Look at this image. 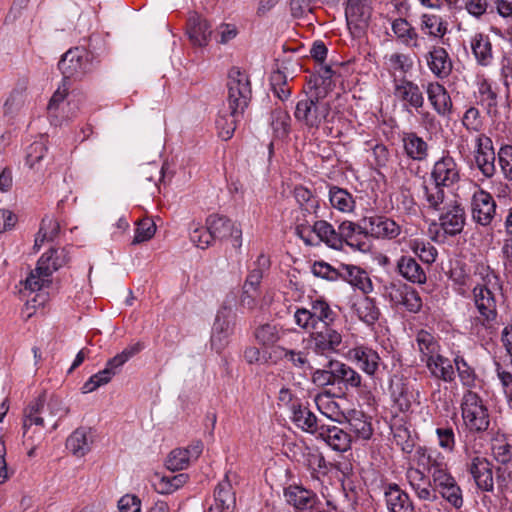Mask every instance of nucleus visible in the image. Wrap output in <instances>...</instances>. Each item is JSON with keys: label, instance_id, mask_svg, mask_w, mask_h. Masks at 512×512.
Segmentation results:
<instances>
[{"label": "nucleus", "instance_id": "obj_62", "mask_svg": "<svg viewBox=\"0 0 512 512\" xmlns=\"http://www.w3.org/2000/svg\"><path fill=\"white\" fill-rule=\"evenodd\" d=\"M194 226V229L190 232V240L201 249L207 248L214 240L211 229L207 225L206 227Z\"/></svg>", "mask_w": 512, "mask_h": 512}, {"label": "nucleus", "instance_id": "obj_26", "mask_svg": "<svg viewBox=\"0 0 512 512\" xmlns=\"http://www.w3.org/2000/svg\"><path fill=\"white\" fill-rule=\"evenodd\" d=\"M428 100L440 116L447 117L452 112V100L445 87L438 82H430L426 87Z\"/></svg>", "mask_w": 512, "mask_h": 512}, {"label": "nucleus", "instance_id": "obj_4", "mask_svg": "<svg viewBox=\"0 0 512 512\" xmlns=\"http://www.w3.org/2000/svg\"><path fill=\"white\" fill-rule=\"evenodd\" d=\"M461 412L464 424L470 432L479 433L488 429V409L477 393L469 390L463 395Z\"/></svg>", "mask_w": 512, "mask_h": 512}, {"label": "nucleus", "instance_id": "obj_33", "mask_svg": "<svg viewBox=\"0 0 512 512\" xmlns=\"http://www.w3.org/2000/svg\"><path fill=\"white\" fill-rule=\"evenodd\" d=\"M292 414V421L298 428L304 432L317 435L322 423L307 407L293 404Z\"/></svg>", "mask_w": 512, "mask_h": 512}, {"label": "nucleus", "instance_id": "obj_41", "mask_svg": "<svg viewBox=\"0 0 512 512\" xmlns=\"http://www.w3.org/2000/svg\"><path fill=\"white\" fill-rule=\"evenodd\" d=\"M214 503L226 508L228 511H234L236 507V496L233 491L228 473L222 481L218 483L214 491Z\"/></svg>", "mask_w": 512, "mask_h": 512}, {"label": "nucleus", "instance_id": "obj_64", "mask_svg": "<svg viewBox=\"0 0 512 512\" xmlns=\"http://www.w3.org/2000/svg\"><path fill=\"white\" fill-rule=\"evenodd\" d=\"M498 163L504 176L512 180V145H504L499 149Z\"/></svg>", "mask_w": 512, "mask_h": 512}, {"label": "nucleus", "instance_id": "obj_9", "mask_svg": "<svg viewBox=\"0 0 512 512\" xmlns=\"http://www.w3.org/2000/svg\"><path fill=\"white\" fill-rule=\"evenodd\" d=\"M393 83V94L405 110L414 109L419 112V109L424 107V94L418 84L405 77L394 79Z\"/></svg>", "mask_w": 512, "mask_h": 512}, {"label": "nucleus", "instance_id": "obj_14", "mask_svg": "<svg viewBox=\"0 0 512 512\" xmlns=\"http://www.w3.org/2000/svg\"><path fill=\"white\" fill-rule=\"evenodd\" d=\"M496 202L492 195L484 190L474 193L471 202L472 218L482 226H488L496 214Z\"/></svg>", "mask_w": 512, "mask_h": 512}, {"label": "nucleus", "instance_id": "obj_40", "mask_svg": "<svg viewBox=\"0 0 512 512\" xmlns=\"http://www.w3.org/2000/svg\"><path fill=\"white\" fill-rule=\"evenodd\" d=\"M353 311L367 325H373L380 316V310L374 299L364 296L353 304Z\"/></svg>", "mask_w": 512, "mask_h": 512}, {"label": "nucleus", "instance_id": "obj_37", "mask_svg": "<svg viewBox=\"0 0 512 512\" xmlns=\"http://www.w3.org/2000/svg\"><path fill=\"white\" fill-rule=\"evenodd\" d=\"M243 115L244 114L236 115L232 109L223 106L219 111L218 118L216 119V127L223 140L226 141L232 138L237 124L243 119Z\"/></svg>", "mask_w": 512, "mask_h": 512}, {"label": "nucleus", "instance_id": "obj_39", "mask_svg": "<svg viewBox=\"0 0 512 512\" xmlns=\"http://www.w3.org/2000/svg\"><path fill=\"white\" fill-rule=\"evenodd\" d=\"M334 377L335 385H343L348 388H359L361 386L362 378L358 372L347 364L334 360Z\"/></svg>", "mask_w": 512, "mask_h": 512}, {"label": "nucleus", "instance_id": "obj_12", "mask_svg": "<svg viewBox=\"0 0 512 512\" xmlns=\"http://www.w3.org/2000/svg\"><path fill=\"white\" fill-rule=\"evenodd\" d=\"M363 229L368 235L381 239H394L401 233V227L393 219L374 215L363 218Z\"/></svg>", "mask_w": 512, "mask_h": 512}, {"label": "nucleus", "instance_id": "obj_38", "mask_svg": "<svg viewBox=\"0 0 512 512\" xmlns=\"http://www.w3.org/2000/svg\"><path fill=\"white\" fill-rule=\"evenodd\" d=\"M293 196L304 217L307 215H314L315 218L319 217V199L312 193V191L302 185H297L294 187Z\"/></svg>", "mask_w": 512, "mask_h": 512}, {"label": "nucleus", "instance_id": "obj_19", "mask_svg": "<svg viewBox=\"0 0 512 512\" xmlns=\"http://www.w3.org/2000/svg\"><path fill=\"white\" fill-rule=\"evenodd\" d=\"M495 159L492 140L485 135H480L476 140L475 161L484 176L492 177L495 174Z\"/></svg>", "mask_w": 512, "mask_h": 512}, {"label": "nucleus", "instance_id": "obj_29", "mask_svg": "<svg viewBox=\"0 0 512 512\" xmlns=\"http://www.w3.org/2000/svg\"><path fill=\"white\" fill-rule=\"evenodd\" d=\"M211 26L206 19L193 14L187 22V35L194 46H206L211 36Z\"/></svg>", "mask_w": 512, "mask_h": 512}, {"label": "nucleus", "instance_id": "obj_21", "mask_svg": "<svg viewBox=\"0 0 512 512\" xmlns=\"http://www.w3.org/2000/svg\"><path fill=\"white\" fill-rule=\"evenodd\" d=\"M317 439L324 441L331 449L338 452H346L351 447V436L342 428L321 424L320 430L316 435Z\"/></svg>", "mask_w": 512, "mask_h": 512}, {"label": "nucleus", "instance_id": "obj_51", "mask_svg": "<svg viewBox=\"0 0 512 512\" xmlns=\"http://www.w3.org/2000/svg\"><path fill=\"white\" fill-rule=\"evenodd\" d=\"M444 187V185H438L436 182L431 186L423 185L425 199L430 209L440 211L443 208L441 205H445Z\"/></svg>", "mask_w": 512, "mask_h": 512}, {"label": "nucleus", "instance_id": "obj_1", "mask_svg": "<svg viewBox=\"0 0 512 512\" xmlns=\"http://www.w3.org/2000/svg\"><path fill=\"white\" fill-rule=\"evenodd\" d=\"M330 103L321 99L317 93L305 94L295 106L294 118L308 131L318 130L330 114Z\"/></svg>", "mask_w": 512, "mask_h": 512}, {"label": "nucleus", "instance_id": "obj_45", "mask_svg": "<svg viewBox=\"0 0 512 512\" xmlns=\"http://www.w3.org/2000/svg\"><path fill=\"white\" fill-rule=\"evenodd\" d=\"M329 201L333 208L343 213L353 212L355 200L351 193L338 186H331L329 189Z\"/></svg>", "mask_w": 512, "mask_h": 512}, {"label": "nucleus", "instance_id": "obj_3", "mask_svg": "<svg viewBox=\"0 0 512 512\" xmlns=\"http://www.w3.org/2000/svg\"><path fill=\"white\" fill-rule=\"evenodd\" d=\"M98 65L94 54L83 47L69 49L60 59L58 68L64 79H82Z\"/></svg>", "mask_w": 512, "mask_h": 512}, {"label": "nucleus", "instance_id": "obj_47", "mask_svg": "<svg viewBox=\"0 0 512 512\" xmlns=\"http://www.w3.org/2000/svg\"><path fill=\"white\" fill-rule=\"evenodd\" d=\"M312 231L320 241L326 243L329 247L334 249L341 248V241L339 240L338 233L329 222L325 220L314 221Z\"/></svg>", "mask_w": 512, "mask_h": 512}, {"label": "nucleus", "instance_id": "obj_61", "mask_svg": "<svg viewBox=\"0 0 512 512\" xmlns=\"http://www.w3.org/2000/svg\"><path fill=\"white\" fill-rule=\"evenodd\" d=\"M51 283L50 276H46L43 270L38 271V265L25 280V288L30 291H40Z\"/></svg>", "mask_w": 512, "mask_h": 512}, {"label": "nucleus", "instance_id": "obj_36", "mask_svg": "<svg viewBox=\"0 0 512 512\" xmlns=\"http://www.w3.org/2000/svg\"><path fill=\"white\" fill-rule=\"evenodd\" d=\"M397 269L401 276L412 283L424 284L426 282L424 269L411 256H401L397 262Z\"/></svg>", "mask_w": 512, "mask_h": 512}, {"label": "nucleus", "instance_id": "obj_35", "mask_svg": "<svg viewBox=\"0 0 512 512\" xmlns=\"http://www.w3.org/2000/svg\"><path fill=\"white\" fill-rule=\"evenodd\" d=\"M472 53L481 66H489L493 61V48L488 35L475 34L471 39Z\"/></svg>", "mask_w": 512, "mask_h": 512}, {"label": "nucleus", "instance_id": "obj_57", "mask_svg": "<svg viewBox=\"0 0 512 512\" xmlns=\"http://www.w3.org/2000/svg\"><path fill=\"white\" fill-rule=\"evenodd\" d=\"M190 462L189 452H186L183 448H176L169 453L166 459V467L174 472L186 469Z\"/></svg>", "mask_w": 512, "mask_h": 512}, {"label": "nucleus", "instance_id": "obj_55", "mask_svg": "<svg viewBox=\"0 0 512 512\" xmlns=\"http://www.w3.org/2000/svg\"><path fill=\"white\" fill-rule=\"evenodd\" d=\"M421 28L428 30L429 35L443 37L447 33L446 24L442 18L436 15L423 14L421 17Z\"/></svg>", "mask_w": 512, "mask_h": 512}, {"label": "nucleus", "instance_id": "obj_48", "mask_svg": "<svg viewBox=\"0 0 512 512\" xmlns=\"http://www.w3.org/2000/svg\"><path fill=\"white\" fill-rule=\"evenodd\" d=\"M38 271L43 270L46 276H50L65 264L64 250L50 249L43 254L37 262Z\"/></svg>", "mask_w": 512, "mask_h": 512}, {"label": "nucleus", "instance_id": "obj_54", "mask_svg": "<svg viewBox=\"0 0 512 512\" xmlns=\"http://www.w3.org/2000/svg\"><path fill=\"white\" fill-rule=\"evenodd\" d=\"M271 89L274 95L281 101L287 100L291 95V89L287 84V76L277 70L270 76Z\"/></svg>", "mask_w": 512, "mask_h": 512}, {"label": "nucleus", "instance_id": "obj_60", "mask_svg": "<svg viewBox=\"0 0 512 512\" xmlns=\"http://www.w3.org/2000/svg\"><path fill=\"white\" fill-rule=\"evenodd\" d=\"M312 273L314 276L328 280V281H337L339 280L340 274V266L338 268H334L329 263L324 261H316L312 265Z\"/></svg>", "mask_w": 512, "mask_h": 512}, {"label": "nucleus", "instance_id": "obj_46", "mask_svg": "<svg viewBox=\"0 0 512 512\" xmlns=\"http://www.w3.org/2000/svg\"><path fill=\"white\" fill-rule=\"evenodd\" d=\"M188 478V474L185 473L161 477L156 475L153 486L160 494H171L182 487L187 482Z\"/></svg>", "mask_w": 512, "mask_h": 512}, {"label": "nucleus", "instance_id": "obj_8", "mask_svg": "<svg viewBox=\"0 0 512 512\" xmlns=\"http://www.w3.org/2000/svg\"><path fill=\"white\" fill-rule=\"evenodd\" d=\"M45 410V394H41L29 403L23 414V436L27 439H41L43 437L44 418L41 414Z\"/></svg>", "mask_w": 512, "mask_h": 512}, {"label": "nucleus", "instance_id": "obj_18", "mask_svg": "<svg viewBox=\"0 0 512 512\" xmlns=\"http://www.w3.org/2000/svg\"><path fill=\"white\" fill-rule=\"evenodd\" d=\"M363 219L358 223L351 221H344L338 227V237L341 241L347 245L354 247L362 252L368 251L370 246L366 240V231L363 229Z\"/></svg>", "mask_w": 512, "mask_h": 512}, {"label": "nucleus", "instance_id": "obj_7", "mask_svg": "<svg viewBox=\"0 0 512 512\" xmlns=\"http://www.w3.org/2000/svg\"><path fill=\"white\" fill-rule=\"evenodd\" d=\"M372 8L369 0H348L345 16L353 37H361L368 27Z\"/></svg>", "mask_w": 512, "mask_h": 512}, {"label": "nucleus", "instance_id": "obj_30", "mask_svg": "<svg viewBox=\"0 0 512 512\" xmlns=\"http://www.w3.org/2000/svg\"><path fill=\"white\" fill-rule=\"evenodd\" d=\"M410 486L420 500L434 502L437 500L436 490L431 487L430 480L419 469H410L407 472Z\"/></svg>", "mask_w": 512, "mask_h": 512}, {"label": "nucleus", "instance_id": "obj_11", "mask_svg": "<svg viewBox=\"0 0 512 512\" xmlns=\"http://www.w3.org/2000/svg\"><path fill=\"white\" fill-rule=\"evenodd\" d=\"M474 305L483 321L490 323L497 318V299L488 283L477 284L472 289Z\"/></svg>", "mask_w": 512, "mask_h": 512}, {"label": "nucleus", "instance_id": "obj_25", "mask_svg": "<svg viewBox=\"0 0 512 512\" xmlns=\"http://www.w3.org/2000/svg\"><path fill=\"white\" fill-rule=\"evenodd\" d=\"M350 359L367 375L373 376L379 368L380 357L370 347L361 345L349 351Z\"/></svg>", "mask_w": 512, "mask_h": 512}, {"label": "nucleus", "instance_id": "obj_27", "mask_svg": "<svg viewBox=\"0 0 512 512\" xmlns=\"http://www.w3.org/2000/svg\"><path fill=\"white\" fill-rule=\"evenodd\" d=\"M384 497L388 512H415L410 496L397 484H389Z\"/></svg>", "mask_w": 512, "mask_h": 512}, {"label": "nucleus", "instance_id": "obj_59", "mask_svg": "<svg viewBox=\"0 0 512 512\" xmlns=\"http://www.w3.org/2000/svg\"><path fill=\"white\" fill-rule=\"evenodd\" d=\"M454 365V370L456 369L458 372V376L462 384L467 387L473 386L476 379L475 371L468 365L466 360L463 357L457 355L454 358Z\"/></svg>", "mask_w": 512, "mask_h": 512}, {"label": "nucleus", "instance_id": "obj_13", "mask_svg": "<svg viewBox=\"0 0 512 512\" xmlns=\"http://www.w3.org/2000/svg\"><path fill=\"white\" fill-rule=\"evenodd\" d=\"M439 216V224L445 234L455 236L463 231L465 225V211L457 201L445 203Z\"/></svg>", "mask_w": 512, "mask_h": 512}, {"label": "nucleus", "instance_id": "obj_49", "mask_svg": "<svg viewBox=\"0 0 512 512\" xmlns=\"http://www.w3.org/2000/svg\"><path fill=\"white\" fill-rule=\"evenodd\" d=\"M348 424L357 438L369 440L373 435L371 422L362 412L354 411L348 418Z\"/></svg>", "mask_w": 512, "mask_h": 512}, {"label": "nucleus", "instance_id": "obj_17", "mask_svg": "<svg viewBox=\"0 0 512 512\" xmlns=\"http://www.w3.org/2000/svg\"><path fill=\"white\" fill-rule=\"evenodd\" d=\"M467 12L475 18L495 11L506 18L512 15V2L507 0H466Z\"/></svg>", "mask_w": 512, "mask_h": 512}, {"label": "nucleus", "instance_id": "obj_58", "mask_svg": "<svg viewBox=\"0 0 512 512\" xmlns=\"http://www.w3.org/2000/svg\"><path fill=\"white\" fill-rule=\"evenodd\" d=\"M156 232V225L150 218H143L137 222L135 236L132 244H139L150 240Z\"/></svg>", "mask_w": 512, "mask_h": 512}, {"label": "nucleus", "instance_id": "obj_50", "mask_svg": "<svg viewBox=\"0 0 512 512\" xmlns=\"http://www.w3.org/2000/svg\"><path fill=\"white\" fill-rule=\"evenodd\" d=\"M271 127L276 137L285 138L289 135L291 129V117L289 113L277 107L271 111Z\"/></svg>", "mask_w": 512, "mask_h": 512}, {"label": "nucleus", "instance_id": "obj_28", "mask_svg": "<svg viewBox=\"0 0 512 512\" xmlns=\"http://www.w3.org/2000/svg\"><path fill=\"white\" fill-rule=\"evenodd\" d=\"M402 143L404 152L409 159L418 162L427 160L429 155V145L417 133L404 132L402 134Z\"/></svg>", "mask_w": 512, "mask_h": 512}, {"label": "nucleus", "instance_id": "obj_56", "mask_svg": "<svg viewBox=\"0 0 512 512\" xmlns=\"http://www.w3.org/2000/svg\"><path fill=\"white\" fill-rule=\"evenodd\" d=\"M334 360H329L323 369H316L311 376L312 382L318 387L335 386Z\"/></svg>", "mask_w": 512, "mask_h": 512}, {"label": "nucleus", "instance_id": "obj_53", "mask_svg": "<svg viewBox=\"0 0 512 512\" xmlns=\"http://www.w3.org/2000/svg\"><path fill=\"white\" fill-rule=\"evenodd\" d=\"M254 336L259 344L271 346L280 339V329L274 324L266 323L255 329Z\"/></svg>", "mask_w": 512, "mask_h": 512}, {"label": "nucleus", "instance_id": "obj_23", "mask_svg": "<svg viewBox=\"0 0 512 512\" xmlns=\"http://www.w3.org/2000/svg\"><path fill=\"white\" fill-rule=\"evenodd\" d=\"M286 502L293 506L297 512L312 509L317 503V495L302 486L289 485L284 489Z\"/></svg>", "mask_w": 512, "mask_h": 512}, {"label": "nucleus", "instance_id": "obj_34", "mask_svg": "<svg viewBox=\"0 0 512 512\" xmlns=\"http://www.w3.org/2000/svg\"><path fill=\"white\" fill-rule=\"evenodd\" d=\"M431 375L444 382H452L455 379V370L451 361L440 353L425 361Z\"/></svg>", "mask_w": 512, "mask_h": 512}, {"label": "nucleus", "instance_id": "obj_20", "mask_svg": "<svg viewBox=\"0 0 512 512\" xmlns=\"http://www.w3.org/2000/svg\"><path fill=\"white\" fill-rule=\"evenodd\" d=\"M300 456L298 462L307 468L313 479L319 480L329 473V463L318 449L302 446L300 447Z\"/></svg>", "mask_w": 512, "mask_h": 512}, {"label": "nucleus", "instance_id": "obj_15", "mask_svg": "<svg viewBox=\"0 0 512 512\" xmlns=\"http://www.w3.org/2000/svg\"><path fill=\"white\" fill-rule=\"evenodd\" d=\"M206 225L211 229L214 239H233V247L239 249L242 246V230L230 219L219 216L210 215L206 219Z\"/></svg>", "mask_w": 512, "mask_h": 512}, {"label": "nucleus", "instance_id": "obj_2", "mask_svg": "<svg viewBox=\"0 0 512 512\" xmlns=\"http://www.w3.org/2000/svg\"><path fill=\"white\" fill-rule=\"evenodd\" d=\"M227 97L224 106L232 109L236 115L244 114L252 98L249 76L238 67H232L227 77Z\"/></svg>", "mask_w": 512, "mask_h": 512}, {"label": "nucleus", "instance_id": "obj_5", "mask_svg": "<svg viewBox=\"0 0 512 512\" xmlns=\"http://www.w3.org/2000/svg\"><path fill=\"white\" fill-rule=\"evenodd\" d=\"M429 472L431 473L436 493L439 492L454 508H461L463 505L462 490L447 468L434 462L431 464Z\"/></svg>", "mask_w": 512, "mask_h": 512}, {"label": "nucleus", "instance_id": "obj_31", "mask_svg": "<svg viewBox=\"0 0 512 512\" xmlns=\"http://www.w3.org/2000/svg\"><path fill=\"white\" fill-rule=\"evenodd\" d=\"M340 274L339 279L348 282L364 293L367 294L372 291L371 280L368 274L361 268L354 265L340 264Z\"/></svg>", "mask_w": 512, "mask_h": 512}, {"label": "nucleus", "instance_id": "obj_24", "mask_svg": "<svg viewBox=\"0 0 512 512\" xmlns=\"http://www.w3.org/2000/svg\"><path fill=\"white\" fill-rule=\"evenodd\" d=\"M426 61L433 75L439 79L447 78L452 72V60L441 46H433L426 55Z\"/></svg>", "mask_w": 512, "mask_h": 512}, {"label": "nucleus", "instance_id": "obj_43", "mask_svg": "<svg viewBox=\"0 0 512 512\" xmlns=\"http://www.w3.org/2000/svg\"><path fill=\"white\" fill-rule=\"evenodd\" d=\"M311 311L313 316V323L311 327L316 329L318 323L322 322V326H333L334 321L338 317L330 305L323 299H316L312 302Z\"/></svg>", "mask_w": 512, "mask_h": 512}, {"label": "nucleus", "instance_id": "obj_44", "mask_svg": "<svg viewBox=\"0 0 512 512\" xmlns=\"http://www.w3.org/2000/svg\"><path fill=\"white\" fill-rule=\"evenodd\" d=\"M415 342L421 354V361L425 362L427 358H432L439 354L440 345L432 333L423 329L419 330L416 334Z\"/></svg>", "mask_w": 512, "mask_h": 512}, {"label": "nucleus", "instance_id": "obj_16", "mask_svg": "<svg viewBox=\"0 0 512 512\" xmlns=\"http://www.w3.org/2000/svg\"><path fill=\"white\" fill-rule=\"evenodd\" d=\"M493 464L485 457H471L468 471L472 475L478 489L483 492L494 491Z\"/></svg>", "mask_w": 512, "mask_h": 512}, {"label": "nucleus", "instance_id": "obj_63", "mask_svg": "<svg viewBox=\"0 0 512 512\" xmlns=\"http://www.w3.org/2000/svg\"><path fill=\"white\" fill-rule=\"evenodd\" d=\"M316 403L318 409L324 416H326L332 421H340L342 413L339 410V406L335 401L329 399L328 397H318Z\"/></svg>", "mask_w": 512, "mask_h": 512}, {"label": "nucleus", "instance_id": "obj_32", "mask_svg": "<svg viewBox=\"0 0 512 512\" xmlns=\"http://www.w3.org/2000/svg\"><path fill=\"white\" fill-rule=\"evenodd\" d=\"M91 429L77 428L66 440V448L75 456L83 457L91 450Z\"/></svg>", "mask_w": 512, "mask_h": 512}, {"label": "nucleus", "instance_id": "obj_10", "mask_svg": "<svg viewBox=\"0 0 512 512\" xmlns=\"http://www.w3.org/2000/svg\"><path fill=\"white\" fill-rule=\"evenodd\" d=\"M235 326V315L231 309L222 307L216 315L211 335V347L217 352L228 343V338L233 334Z\"/></svg>", "mask_w": 512, "mask_h": 512}, {"label": "nucleus", "instance_id": "obj_42", "mask_svg": "<svg viewBox=\"0 0 512 512\" xmlns=\"http://www.w3.org/2000/svg\"><path fill=\"white\" fill-rule=\"evenodd\" d=\"M392 31L397 40L407 47L418 46V33L415 28L404 18H397L391 24Z\"/></svg>", "mask_w": 512, "mask_h": 512}, {"label": "nucleus", "instance_id": "obj_22", "mask_svg": "<svg viewBox=\"0 0 512 512\" xmlns=\"http://www.w3.org/2000/svg\"><path fill=\"white\" fill-rule=\"evenodd\" d=\"M431 178L438 185L449 187L460 179L459 169L453 157L444 155L435 162Z\"/></svg>", "mask_w": 512, "mask_h": 512}, {"label": "nucleus", "instance_id": "obj_52", "mask_svg": "<svg viewBox=\"0 0 512 512\" xmlns=\"http://www.w3.org/2000/svg\"><path fill=\"white\" fill-rule=\"evenodd\" d=\"M409 247L424 263L431 264L436 260L437 249L430 242L414 239L410 241Z\"/></svg>", "mask_w": 512, "mask_h": 512}, {"label": "nucleus", "instance_id": "obj_6", "mask_svg": "<svg viewBox=\"0 0 512 512\" xmlns=\"http://www.w3.org/2000/svg\"><path fill=\"white\" fill-rule=\"evenodd\" d=\"M313 330L308 339V346L314 353L329 356L339 352L342 335L333 326H321Z\"/></svg>", "mask_w": 512, "mask_h": 512}]
</instances>
